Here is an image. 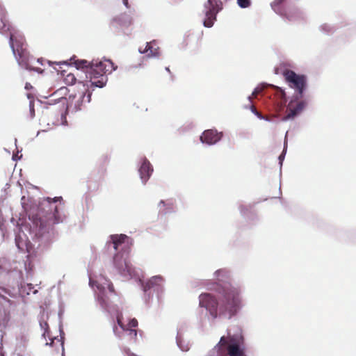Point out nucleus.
Returning <instances> with one entry per match:
<instances>
[{
  "instance_id": "nucleus-1",
  "label": "nucleus",
  "mask_w": 356,
  "mask_h": 356,
  "mask_svg": "<svg viewBox=\"0 0 356 356\" xmlns=\"http://www.w3.org/2000/svg\"><path fill=\"white\" fill-rule=\"evenodd\" d=\"M25 197L22 198V207L32 222V229L35 235L42 236L48 232L54 225L62 222L58 207L55 205L58 200H62L61 197L54 199L47 197L42 201L38 207H29L25 203Z\"/></svg>"
},
{
  "instance_id": "nucleus-2",
  "label": "nucleus",
  "mask_w": 356,
  "mask_h": 356,
  "mask_svg": "<svg viewBox=\"0 0 356 356\" xmlns=\"http://www.w3.org/2000/svg\"><path fill=\"white\" fill-rule=\"evenodd\" d=\"M200 306L209 311L210 315L217 316L229 314V318L236 314L241 304L239 291L234 287L224 289L222 299L218 302L210 293H202L199 297Z\"/></svg>"
},
{
  "instance_id": "nucleus-3",
  "label": "nucleus",
  "mask_w": 356,
  "mask_h": 356,
  "mask_svg": "<svg viewBox=\"0 0 356 356\" xmlns=\"http://www.w3.org/2000/svg\"><path fill=\"white\" fill-rule=\"evenodd\" d=\"M243 335L240 334L222 337L208 356H245Z\"/></svg>"
},
{
  "instance_id": "nucleus-4",
  "label": "nucleus",
  "mask_w": 356,
  "mask_h": 356,
  "mask_svg": "<svg viewBox=\"0 0 356 356\" xmlns=\"http://www.w3.org/2000/svg\"><path fill=\"white\" fill-rule=\"evenodd\" d=\"M115 68L110 60H92L86 72V78L89 79L91 86L102 88L108 80L106 74L111 73Z\"/></svg>"
},
{
  "instance_id": "nucleus-5",
  "label": "nucleus",
  "mask_w": 356,
  "mask_h": 356,
  "mask_svg": "<svg viewBox=\"0 0 356 356\" xmlns=\"http://www.w3.org/2000/svg\"><path fill=\"white\" fill-rule=\"evenodd\" d=\"M283 75L289 86L293 88L300 97H302L303 91L306 87V76L295 73L290 70H286Z\"/></svg>"
},
{
  "instance_id": "nucleus-6",
  "label": "nucleus",
  "mask_w": 356,
  "mask_h": 356,
  "mask_svg": "<svg viewBox=\"0 0 356 356\" xmlns=\"http://www.w3.org/2000/svg\"><path fill=\"white\" fill-rule=\"evenodd\" d=\"M205 19L204 26L211 27L216 20V15L222 9V3L220 0H208L204 4Z\"/></svg>"
},
{
  "instance_id": "nucleus-7",
  "label": "nucleus",
  "mask_w": 356,
  "mask_h": 356,
  "mask_svg": "<svg viewBox=\"0 0 356 356\" xmlns=\"http://www.w3.org/2000/svg\"><path fill=\"white\" fill-rule=\"evenodd\" d=\"M113 264L118 273L123 276L132 277L135 274V270L128 261L127 257H124V253L118 252L113 257Z\"/></svg>"
},
{
  "instance_id": "nucleus-8",
  "label": "nucleus",
  "mask_w": 356,
  "mask_h": 356,
  "mask_svg": "<svg viewBox=\"0 0 356 356\" xmlns=\"http://www.w3.org/2000/svg\"><path fill=\"white\" fill-rule=\"evenodd\" d=\"M111 243L113 244V248L118 251H123L129 249V238L125 234H114L111 236Z\"/></svg>"
},
{
  "instance_id": "nucleus-9",
  "label": "nucleus",
  "mask_w": 356,
  "mask_h": 356,
  "mask_svg": "<svg viewBox=\"0 0 356 356\" xmlns=\"http://www.w3.org/2000/svg\"><path fill=\"white\" fill-rule=\"evenodd\" d=\"M221 137V133H218L216 130L208 129L203 132L200 136V140L204 143L213 145L219 141Z\"/></svg>"
},
{
  "instance_id": "nucleus-10",
  "label": "nucleus",
  "mask_w": 356,
  "mask_h": 356,
  "mask_svg": "<svg viewBox=\"0 0 356 356\" xmlns=\"http://www.w3.org/2000/svg\"><path fill=\"white\" fill-rule=\"evenodd\" d=\"M90 284L93 287L96 286V288L99 291L100 293H103L105 290V286L103 285V284H106L109 291L115 294V289L112 282L109 280H107L102 276L99 277L97 280H92L90 279Z\"/></svg>"
},
{
  "instance_id": "nucleus-11",
  "label": "nucleus",
  "mask_w": 356,
  "mask_h": 356,
  "mask_svg": "<svg viewBox=\"0 0 356 356\" xmlns=\"http://www.w3.org/2000/svg\"><path fill=\"white\" fill-rule=\"evenodd\" d=\"M306 103L303 101L299 102L297 103L296 106H294L293 102L291 101L286 108V115L284 117L285 120L293 118L296 115H297L299 113H300L302 109L305 108Z\"/></svg>"
},
{
  "instance_id": "nucleus-12",
  "label": "nucleus",
  "mask_w": 356,
  "mask_h": 356,
  "mask_svg": "<svg viewBox=\"0 0 356 356\" xmlns=\"http://www.w3.org/2000/svg\"><path fill=\"white\" fill-rule=\"evenodd\" d=\"M163 279L161 276H154L143 284V290L146 292L149 290L159 291L162 286Z\"/></svg>"
},
{
  "instance_id": "nucleus-13",
  "label": "nucleus",
  "mask_w": 356,
  "mask_h": 356,
  "mask_svg": "<svg viewBox=\"0 0 356 356\" xmlns=\"http://www.w3.org/2000/svg\"><path fill=\"white\" fill-rule=\"evenodd\" d=\"M152 171L153 168L150 163L147 159H145L139 168L140 179L143 183H145L148 180Z\"/></svg>"
},
{
  "instance_id": "nucleus-14",
  "label": "nucleus",
  "mask_w": 356,
  "mask_h": 356,
  "mask_svg": "<svg viewBox=\"0 0 356 356\" xmlns=\"http://www.w3.org/2000/svg\"><path fill=\"white\" fill-rule=\"evenodd\" d=\"M139 51L141 54L147 53V56L150 57H156L160 54L159 48L156 47V43L154 42H148L146 44L144 50L139 49Z\"/></svg>"
},
{
  "instance_id": "nucleus-15",
  "label": "nucleus",
  "mask_w": 356,
  "mask_h": 356,
  "mask_svg": "<svg viewBox=\"0 0 356 356\" xmlns=\"http://www.w3.org/2000/svg\"><path fill=\"white\" fill-rule=\"evenodd\" d=\"M74 64L76 69L85 70V73L86 74L88 69L90 67L91 62H88L86 60H78L74 63Z\"/></svg>"
},
{
  "instance_id": "nucleus-16",
  "label": "nucleus",
  "mask_w": 356,
  "mask_h": 356,
  "mask_svg": "<svg viewBox=\"0 0 356 356\" xmlns=\"http://www.w3.org/2000/svg\"><path fill=\"white\" fill-rule=\"evenodd\" d=\"M237 3L241 8H246L250 6L251 1L250 0H237Z\"/></svg>"
},
{
  "instance_id": "nucleus-17",
  "label": "nucleus",
  "mask_w": 356,
  "mask_h": 356,
  "mask_svg": "<svg viewBox=\"0 0 356 356\" xmlns=\"http://www.w3.org/2000/svg\"><path fill=\"white\" fill-rule=\"evenodd\" d=\"M40 327L42 330H44L43 336H46V334L49 335V325L46 321H41L40 323Z\"/></svg>"
},
{
  "instance_id": "nucleus-18",
  "label": "nucleus",
  "mask_w": 356,
  "mask_h": 356,
  "mask_svg": "<svg viewBox=\"0 0 356 356\" xmlns=\"http://www.w3.org/2000/svg\"><path fill=\"white\" fill-rule=\"evenodd\" d=\"M65 82L68 84H74L76 83V77L73 74H68L65 78Z\"/></svg>"
},
{
  "instance_id": "nucleus-19",
  "label": "nucleus",
  "mask_w": 356,
  "mask_h": 356,
  "mask_svg": "<svg viewBox=\"0 0 356 356\" xmlns=\"http://www.w3.org/2000/svg\"><path fill=\"white\" fill-rule=\"evenodd\" d=\"M159 205V207H161V206L165 207L166 206L168 207V209H172L174 208L175 202L172 200L168 201V202H166L163 200H161Z\"/></svg>"
},
{
  "instance_id": "nucleus-20",
  "label": "nucleus",
  "mask_w": 356,
  "mask_h": 356,
  "mask_svg": "<svg viewBox=\"0 0 356 356\" xmlns=\"http://www.w3.org/2000/svg\"><path fill=\"white\" fill-rule=\"evenodd\" d=\"M285 0H275L272 2L271 6L274 10L277 11L278 10L279 6Z\"/></svg>"
},
{
  "instance_id": "nucleus-21",
  "label": "nucleus",
  "mask_w": 356,
  "mask_h": 356,
  "mask_svg": "<svg viewBox=\"0 0 356 356\" xmlns=\"http://www.w3.org/2000/svg\"><path fill=\"white\" fill-rule=\"evenodd\" d=\"M138 326V321L136 318H132L129 321L126 325V328H135Z\"/></svg>"
},
{
  "instance_id": "nucleus-22",
  "label": "nucleus",
  "mask_w": 356,
  "mask_h": 356,
  "mask_svg": "<svg viewBox=\"0 0 356 356\" xmlns=\"http://www.w3.org/2000/svg\"><path fill=\"white\" fill-rule=\"evenodd\" d=\"M262 91V88L259 87L256 88L252 93V95L248 97L250 102L252 101V98H256L257 95Z\"/></svg>"
},
{
  "instance_id": "nucleus-23",
  "label": "nucleus",
  "mask_w": 356,
  "mask_h": 356,
  "mask_svg": "<svg viewBox=\"0 0 356 356\" xmlns=\"http://www.w3.org/2000/svg\"><path fill=\"white\" fill-rule=\"evenodd\" d=\"M124 331H128L129 332V334L130 335V337L135 339L137 337V331L135 329H133V328H125V330H124Z\"/></svg>"
},
{
  "instance_id": "nucleus-24",
  "label": "nucleus",
  "mask_w": 356,
  "mask_h": 356,
  "mask_svg": "<svg viewBox=\"0 0 356 356\" xmlns=\"http://www.w3.org/2000/svg\"><path fill=\"white\" fill-rule=\"evenodd\" d=\"M122 319V314L118 315V316H117L118 324L124 330L126 328V325L123 324Z\"/></svg>"
},
{
  "instance_id": "nucleus-25",
  "label": "nucleus",
  "mask_w": 356,
  "mask_h": 356,
  "mask_svg": "<svg viewBox=\"0 0 356 356\" xmlns=\"http://www.w3.org/2000/svg\"><path fill=\"white\" fill-rule=\"evenodd\" d=\"M98 300L102 306H106L108 305V300L101 294L98 295Z\"/></svg>"
},
{
  "instance_id": "nucleus-26",
  "label": "nucleus",
  "mask_w": 356,
  "mask_h": 356,
  "mask_svg": "<svg viewBox=\"0 0 356 356\" xmlns=\"http://www.w3.org/2000/svg\"><path fill=\"white\" fill-rule=\"evenodd\" d=\"M15 243L17 248L20 250H22L23 248L22 247V241L19 240V237L16 236L15 238Z\"/></svg>"
},
{
  "instance_id": "nucleus-27",
  "label": "nucleus",
  "mask_w": 356,
  "mask_h": 356,
  "mask_svg": "<svg viewBox=\"0 0 356 356\" xmlns=\"http://www.w3.org/2000/svg\"><path fill=\"white\" fill-rule=\"evenodd\" d=\"M33 88V86H31V84L30 83H26L25 84V89L29 90H31Z\"/></svg>"
},
{
  "instance_id": "nucleus-28",
  "label": "nucleus",
  "mask_w": 356,
  "mask_h": 356,
  "mask_svg": "<svg viewBox=\"0 0 356 356\" xmlns=\"http://www.w3.org/2000/svg\"><path fill=\"white\" fill-rule=\"evenodd\" d=\"M254 114H255L258 118H261V119H262V118H263V116L261 115V114L259 112H258L257 111H255Z\"/></svg>"
},
{
  "instance_id": "nucleus-29",
  "label": "nucleus",
  "mask_w": 356,
  "mask_h": 356,
  "mask_svg": "<svg viewBox=\"0 0 356 356\" xmlns=\"http://www.w3.org/2000/svg\"><path fill=\"white\" fill-rule=\"evenodd\" d=\"M125 353L127 354L128 356H135L134 353H131L129 350H125Z\"/></svg>"
},
{
  "instance_id": "nucleus-30",
  "label": "nucleus",
  "mask_w": 356,
  "mask_h": 356,
  "mask_svg": "<svg viewBox=\"0 0 356 356\" xmlns=\"http://www.w3.org/2000/svg\"><path fill=\"white\" fill-rule=\"evenodd\" d=\"M30 107H31V112H34V108H33V104L32 102H30Z\"/></svg>"
},
{
  "instance_id": "nucleus-31",
  "label": "nucleus",
  "mask_w": 356,
  "mask_h": 356,
  "mask_svg": "<svg viewBox=\"0 0 356 356\" xmlns=\"http://www.w3.org/2000/svg\"><path fill=\"white\" fill-rule=\"evenodd\" d=\"M123 3L127 8H129L128 0H123Z\"/></svg>"
},
{
  "instance_id": "nucleus-32",
  "label": "nucleus",
  "mask_w": 356,
  "mask_h": 356,
  "mask_svg": "<svg viewBox=\"0 0 356 356\" xmlns=\"http://www.w3.org/2000/svg\"><path fill=\"white\" fill-rule=\"evenodd\" d=\"M251 111L252 113H255V111H257V109L254 106H253V105L251 106Z\"/></svg>"
},
{
  "instance_id": "nucleus-33",
  "label": "nucleus",
  "mask_w": 356,
  "mask_h": 356,
  "mask_svg": "<svg viewBox=\"0 0 356 356\" xmlns=\"http://www.w3.org/2000/svg\"><path fill=\"white\" fill-rule=\"evenodd\" d=\"M284 158V155L283 154H281L280 156H279V159L280 160V162H282V160Z\"/></svg>"
},
{
  "instance_id": "nucleus-34",
  "label": "nucleus",
  "mask_w": 356,
  "mask_h": 356,
  "mask_svg": "<svg viewBox=\"0 0 356 356\" xmlns=\"http://www.w3.org/2000/svg\"><path fill=\"white\" fill-rule=\"evenodd\" d=\"M0 356H4V354L2 352V348H0Z\"/></svg>"
},
{
  "instance_id": "nucleus-35",
  "label": "nucleus",
  "mask_w": 356,
  "mask_h": 356,
  "mask_svg": "<svg viewBox=\"0 0 356 356\" xmlns=\"http://www.w3.org/2000/svg\"><path fill=\"white\" fill-rule=\"evenodd\" d=\"M116 330H117V327H116V325H114L113 326V332H115Z\"/></svg>"
},
{
  "instance_id": "nucleus-36",
  "label": "nucleus",
  "mask_w": 356,
  "mask_h": 356,
  "mask_svg": "<svg viewBox=\"0 0 356 356\" xmlns=\"http://www.w3.org/2000/svg\"><path fill=\"white\" fill-rule=\"evenodd\" d=\"M166 71H168L169 73H170V68L168 67H165Z\"/></svg>"
},
{
  "instance_id": "nucleus-37",
  "label": "nucleus",
  "mask_w": 356,
  "mask_h": 356,
  "mask_svg": "<svg viewBox=\"0 0 356 356\" xmlns=\"http://www.w3.org/2000/svg\"><path fill=\"white\" fill-rule=\"evenodd\" d=\"M220 270H217V271L216 272V274H218V273H220Z\"/></svg>"
},
{
  "instance_id": "nucleus-38",
  "label": "nucleus",
  "mask_w": 356,
  "mask_h": 356,
  "mask_svg": "<svg viewBox=\"0 0 356 356\" xmlns=\"http://www.w3.org/2000/svg\"><path fill=\"white\" fill-rule=\"evenodd\" d=\"M188 350V348H186V349H184V351H187Z\"/></svg>"
}]
</instances>
